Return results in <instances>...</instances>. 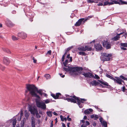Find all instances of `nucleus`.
I'll return each mask as SVG.
<instances>
[{"label":"nucleus","instance_id":"obj_6","mask_svg":"<svg viewBox=\"0 0 127 127\" xmlns=\"http://www.w3.org/2000/svg\"><path fill=\"white\" fill-rule=\"evenodd\" d=\"M28 109L32 115H34L35 113L38 111L36 107L29 105L28 106Z\"/></svg>","mask_w":127,"mask_h":127},{"label":"nucleus","instance_id":"obj_22","mask_svg":"<svg viewBox=\"0 0 127 127\" xmlns=\"http://www.w3.org/2000/svg\"><path fill=\"white\" fill-rule=\"evenodd\" d=\"M120 37L117 34V35L115 36L112 39L116 41L118 40L120 38Z\"/></svg>","mask_w":127,"mask_h":127},{"label":"nucleus","instance_id":"obj_40","mask_svg":"<svg viewBox=\"0 0 127 127\" xmlns=\"http://www.w3.org/2000/svg\"><path fill=\"white\" fill-rule=\"evenodd\" d=\"M120 77L124 80L127 81V78H125L123 76H120Z\"/></svg>","mask_w":127,"mask_h":127},{"label":"nucleus","instance_id":"obj_4","mask_svg":"<svg viewBox=\"0 0 127 127\" xmlns=\"http://www.w3.org/2000/svg\"><path fill=\"white\" fill-rule=\"evenodd\" d=\"M102 55L104 57H102L101 58V60L103 61L110 60V57L112 56L111 54H108L106 53H103L102 54Z\"/></svg>","mask_w":127,"mask_h":127},{"label":"nucleus","instance_id":"obj_31","mask_svg":"<svg viewBox=\"0 0 127 127\" xmlns=\"http://www.w3.org/2000/svg\"><path fill=\"white\" fill-rule=\"evenodd\" d=\"M50 100L48 99H47L46 100H43V101L45 103H49L50 102Z\"/></svg>","mask_w":127,"mask_h":127},{"label":"nucleus","instance_id":"obj_58","mask_svg":"<svg viewBox=\"0 0 127 127\" xmlns=\"http://www.w3.org/2000/svg\"><path fill=\"white\" fill-rule=\"evenodd\" d=\"M86 122V126L89 125L90 124V123L88 121H87Z\"/></svg>","mask_w":127,"mask_h":127},{"label":"nucleus","instance_id":"obj_23","mask_svg":"<svg viewBox=\"0 0 127 127\" xmlns=\"http://www.w3.org/2000/svg\"><path fill=\"white\" fill-rule=\"evenodd\" d=\"M99 82L101 84L106 86L108 85V84L106 82H103L100 80H99Z\"/></svg>","mask_w":127,"mask_h":127},{"label":"nucleus","instance_id":"obj_61","mask_svg":"<svg viewBox=\"0 0 127 127\" xmlns=\"http://www.w3.org/2000/svg\"><path fill=\"white\" fill-rule=\"evenodd\" d=\"M53 114L54 115H55L58 116V114L55 112H53Z\"/></svg>","mask_w":127,"mask_h":127},{"label":"nucleus","instance_id":"obj_49","mask_svg":"<svg viewBox=\"0 0 127 127\" xmlns=\"http://www.w3.org/2000/svg\"><path fill=\"white\" fill-rule=\"evenodd\" d=\"M35 123H32V127H35Z\"/></svg>","mask_w":127,"mask_h":127},{"label":"nucleus","instance_id":"obj_13","mask_svg":"<svg viewBox=\"0 0 127 127\" xmlns=\"http://www.w3.org/2000/svg\"><path fill=\"white\" fill-rule=\"evenodd\" d=\"M82 74L87 77H93L94 76L91 73L87 72L82 73Z\"/></svg>","mask_w":127,"mask_h":127},{"label":"nucleus","instance_id":"obj_62","mask_svg":"<svg viewBox=\"0 0 127 127\" xmlns=\"http://www.w3.org/2000/svg\"><path fill=\"white\" fill-rule=\"evenodd\" d=\"M81 127H86V126L84 124L82 125Z\"/></svg>","mask_w":127,"mask_h":127},{"label":"nucleus","instance_id":"obj_41","mask_svg":"<svg viewBox=\"0 0 127 127\" xmlns=\"http://www.w3.org/2000/svg\"><path fill=\"white\" fill-rule=\"evenodd\" d=\"M106 76L109 78L112 79H113H113H114V78H113V77H111V76L110 75H108V74H107L106 75Z\"/></svg>","mask_w":127,"mask_h":127},{"label":"nucleus","instance_id":"obj_18","mask_svg":"<svg viewBox=\"0 0 127 127\" xmlns=\"http://www.w3.org/2000/svg\"><path fill=\"white\" fill-rule=\"evenodd\" d=\"M65 67H63V69L64 70L66 71H69L70 72V67L71 66L66 65V66Z\"/></svg>","mask_w":127,"mask_h":127},{"label":"nucleus","instance_id":"obj_44","mask_svg":"<svg viewBox=\"0 0 127 127\" xmlns=\"http://www.w3.org/2000/svg\"><path fill=\"white\" fill-rule=\"evenodd\" d=\"M71 47H69L66 50V51H67V52L68 51H69L71 49Z\"/></svg>","mask_w":127,"mask_h":127},{"label":"nucleus","instance_id":"obj_43","mask_svg":"<svg viewBox=\"0 0 127 127\" xmlns=\"http://www.w3.org/2000/svg\"><path fill=\"white\" fill-rule=\"evenodd\" d=\"M88 3H92L94 2V1L91 0H87Z\"/></svg>","mask_w":127,"mask_h":127},{"label":"nucleus","instance_id":"obj_28","mask_svg":"<svg viewBox=\"0 0 127 127\" xmlns=\"http://www.w3.org/2000/svg\"><path fill=\"white\" fill-rule=\"evenodd\" d=\"M121 45L123 47H127V43H121Z\"/></svg>","mask_w":127,"mask_h":127},{"label":"nucleus","instance_id":"obj_16","mask_svg":"<svg viewBox=\"0 0 127 127\" xmlns=\"http://www.w3.org/2000/svg\"><path fill=\"white\" fill-rule=\"evenodd\" d=\"M93 110L92 109L90 108L87 109L84 111V113L86 114H90V112H92Z\"/></svg>","mask_w":127,"mask_h":127},{"label":"nucleus","instance_id":"obj_8","mask_svg":"<svg viewBox=\"0 0 127 127\" xmlns=\"http://www.w3.org/2000/svg\"><path fill=\"white\" fill-rule=\"evenodd\" d=\"M87 19L84 20V18L80 19L76 22L75 25L76 26H79L81 24H84L85 21H86Z\"/></svg>","mask_w":127,"mask_h":127},{"label":"nucleus","instance_id":"obj_50","mask_svg":"<svg viewBox=\"0 0 127 127\" xmlns=\"http://www.w3.org/2000/svg\"><path fill=\"white\" fill-rule=\"evenodd\" d=\"M64 57L65 56H64V55H63L61 59V60L62 61H64Z\"/></svg>","mask_w":127,"mask_h":127},{"label":"nucleus","instance_id":"obj_54","mask_svg":"<svg viewBox=\"0 0 127 127\" xmlns=\"http://www.w3.org/2000/svg\"><path fill=\"white\" fill-rule=\"evenodd\" d=\"M33 62H34V63H36V60L34 58V57H33Z\"/></svg>","mask_w":127,"mask_h":127},{"label":"nucleus","instance_id":"obj_29","mask_svg":"<svg viewBox=\"0 0 127 127\" xmlns=\"http://www.w3.org/2000/svg\"><path fill=\"white\" fill-rule=\"evenodd\" d=\"M31 120H32V123H35L34 118L33 116H32Z\"/></svg>","mask_w":127,"mask_h":127},{"label":"nucleus","instance_id":"obj_37","mask_svg":"<svg viewBox=\"0 0 127 127\" xmlns=\"http://www.w3.org/2000/svg\"><path fill=\"white\" fill-rule=\"evenodd\" d=\"M51 50H50L48 51L47 53L46 54V55L47 56L48 55H51Z\"/></svg>","mask_w":127,"mask_h":127},{"label":"nucleus","instance_id":"obj_57","mask_svg":"<svg viewBox=\"0 0 127 127\" xmlns=\"http://www.w3.org/2000/svg\"><path fill=\"white\" fill-rule=\"evenodd\" d=\"M94 116H95V115H91L90 116V117L91 118H94Z\"/></svg>","mask_w":127,"mask_h":127},{"label":"nucleus","instance_id":"obj_1","mask_svg":"<svg viewBox=\"0 0 127 127\" xmlns=\"http://www.w3.org/2000/svg\"><path fill=\"white\" fill-rule=\"evenodd\" d=\"M27 88L29 91L30 93L33 96L39 98V96L37 94L36 92L41 95H42V90H38L37 88L34 85H27Z\"/></svg>","mask_w":127,"mask_h":127},{"label":"nucleus","instance_id":"obj_47","mask_svg":"<svg viewBox=\"0 0 127 127\" xmlns=\"http://www.w3.org/2000/svg\"><path fill=\"white\" fill-rule=\"evenodd\" d=\"M60 117L61 118V121H64V119H63L64 118H63V116L62 115H61L60 116Z\"/></svg>","mask_w":127,"mask_h":127},{"label":"nucleus","instance_id":"obj_15","mask_svg":"<svg viewBox=\"0 0 127 127\" xmlns=\"http://www.w3.org/2000/svg\"><path fill=\"white\" fill-rule=\"evenodd\" d=\"M30 113L27 111L25 110V116L27 120L28 119L29 116L30 115Z\"/></svg>","mask_w":127,"mask_h":127},{"label":"nucleus","instance_id":"obj_19","mask_svg":"<svg viewBox=\"0 0 127 127\" xmlns=\"http://www.w3.org/2000/svg\"><path fill=\"white\" fill-rule=\"evenodd\" d=\"M91 84L93 86H96L99 84L98 82H96L95 80H94L92 81L91 82Z\"/></svg>","mask_w":127,"mask_h":127},{"label":"nucleus","instance_id":"obj_59","mask_svg":"<svg viewBox=\"0 0 127 127\" xmlns=\"http://www.w3.org/2000/svg\"><path fill=\"white\" fill-rule=\"evenodd\" d=\"M96 123H93V125L94 126V127H95V126H96Z\"/></svg>","mask_w":127,"mask_h":127},{"label":"nucleus","instance_id":"obj_2","mask_svg":"<svg viewBox=\"0 0 127 127\" xmlns=\"http://www.w3.org/2000/svg\"><path fill=\"white\" fill-rule=\"evenodd\" d=\"M70 97L73 98L74 99L70 98H66V99L68 101H71V102H74L75 103L76 102V100L77 101L78 105H79V106L80 108H82V107H80V102L83 103L84 101L86 100L84 99H79L77 97L75 96H70Z\"/></svg>","mask_w":127,"mask_h":127},{"label":"nucleus","instance_id":"obj_53","mask_svg":"<svg viewBox=\"0 0 127 127\" xmlns=\"http://www.w3.org/2000/svg\"><path fill=\"white\" fill-rule=\"evenodd\" d=\"M67 119L68 121H70L71 120V118H69V116H68L67 117Z\"/></svg>","mask_w":127,"mask_h":127},{"label":"nucleus","instance_id":"obj_9","mask_svg":"<svg viewBox=\"0 0 127 127\" xmlns=\"http://www.w3.org/2000/svg\"><path fill=\"white\" fill-rule=\"evenodd\" d=\"M115 78L116 79L114 78L113 80L114 82L119 84H122V82L123 81L122 80H121L120 78L118 77H116Z\"/></svg>","mask_w":127,"mask_h":127},{"label":"nucleus","instance_id":"obj_30","mask_svg":"<svg viewBox=\"0 0 127 127\" xmlns=\"http://www.w3.org/2000/svg\"><path fill=\"white\" fill-rule=\"evenodd\" d=\"M68 63V60H66L65 62H63V64L65 66H66V65H67Z\"/></svg>","mask_w":127,"mask_h":127},{"label":"nucleus","instance_id":"obj_33","mask_svg":"<svg viewBox=\"0 0 127 127\" xmlns=\"http://www.w3.org/2000/svg\"><path fill=\"white\" fill-rule=\"evenodd\" d=\"M36 115V116L37 118H40L41 117V116L39 115L38 113V111L35 114Z\"/></svg>","mask_w":127,"mask_h":127},{"label":"nucleus","instance_id":"obj_52","mask_svg":"<svg viewBox=\"0 0 127 127\" xmlns=\"http://www.w3.org/2000/svg\"><path fill=\"white\" fill-rule=\"evenodd\" d=\"M53 121H52L51 123V125L50 126V127H53Z\"/></svg>","mask_w":127,"mask_h":127},{"label":"nucleus","instance_id":"obj_60","mask_svg":"<svg viewBox=\"0 0 127 127\" xmlns=\"http://www.w3.org/2000/svg\"><path fill=\"white\" fill-rule=\"evenodd\" d=\"M62 127H66L64 123H62Z\"/></svg>","mask_w":127,"mask_h":127},{"label":"nucleus","instance_id":"obj_27","mask_svg":"<svg viewBox=\"0 0 127 127\" xmlns=\"http://www.w3.org/2000/svg\"><path fill=\"white\" fill-rule=\"evenodd\" d=\"M44 76L47 79H49L51 78L50 75L48 74L45 75Z\"/></svg>","mask_w":127,"mask_h":127},{"label":"nucleus","instance_id":"obj_42","mask_svg":"<svg viewBox=\"0 0 127 127\" xmlns=\"http://www.w3.org/2000/svg\"><path fill=\"white\" fill-rule=\"evenodd\" d=\"M98 116L97 115H95V116H94V119L95 120H96L98 118Z\"/></svg>","mask_w":127,"mask_h":127},{"label":"nucleus","instance_id":"obj_39","mask_svg":"<svg viewBox=\"0 0 127 127\" xmlns=\"http://www.w3.org/2000/svg\"><path fill=\"white\" fill-rule=\"evenodd\" d=\"M5 67L2 66L0 64V69L2 71H3Z\"/></svg>","mask_w":127,"mask_h":127},{"label":"nucleus","instance_id":"obj_5","mask_svg":"<svg viewBox=\"0 0 127 127\" xmlns=\"http://www.w3.org/2000/svg\"><path fill=\"white\" fill-rule=\"evenodd\" d=\"M36 103L37 107L41 108L43 110H45L46 109V105L43 101H36Z\"/></svg>","mask_w":127,"mask_h":127},{"label":"nucleus","instance_id":"obj_12","mask_svg":"<svg viewBox=\"0 0 127 127\" xmlns=\"http://www.w3.org/2000/svg\"><path fill=\"white\" fill-rule=\"evenodd\" d=\"M99 120L103 126H104V127H107V124L106 122L104 121L102 118H100L99 119Z\"/></svg>","mask_w":127,"mask_h":127},{"label":"nucleus","instance_id":"obj_35","mask_svg":"<svg viewBox=\"0 0 127 127\" xmlns=\"http://www.w3.org/2000/svg\"><path fill=\"white\" fill-rule=\"evenodd\" d=\"M25 118H24L23 121H21V125H22L23 126H24V124L25 122Z\"/></svg>","mask_w":127,"mask_h":127},{"label":"nucleus","instance_id":"obj_11","mask_svg":"<svg viewBox=\"0 0 127 127\" xmlns=\"http://www.w3.org/2000/svg\"><path fill=\"white\" fill-rule=\"evenodd\" d=\"M3 63L6 65H8L10 63L9 59L6 57H4L3 61Z\"/></svg>","mask_w":127,"mask_h":127},{"label":"nucleus","instance_id":"obj_17","mask_svg":"<svg viewBox=\"0 0 127 127\" xmlns=\"http://www.w3.org/2000/svg\"><path fill=\"white\" fill-rule=\"evenodd\" d=\"M117 1L119 2V3L118 4H127V1H124L122 0H118Z\"/></svg>","mask_w":127,"mask_h":127},{"label":"nucleus","instance_id":"obj_45","mask_svg":"<svg viewBox=\"0 0 127 127\" xmlns=\"http://www.w3.org/2000/svg\"><path fill=\"white\" fill-rule=\"evenodd\" d=\"M95 78L98 79L99 78V77L97 75H95V77H94Z\"/></svg>","mask_w":127,"mask_h":127},{"label":"nucleus","instance_id":"obj_34","mask_svg":"<svg viewBox=\"0 0 127 127\" xmlns=\"http://www.w3.org/2000/svg\"><path fill=\"white\" fill-rule=\"evenodd\" d=\"M12 38L13 40H16L18 39V38L16 37V36H12Z\"/></svg>","mask_w":127,"mask_h":127},{"label":"nucleus","instance_id":"obj_36","mask_svg":"<svg viewBox=\"0 0 127 127\" xmlns=\"http://www.w3.org/2000/svg\"><path fill=\"white\" fill-rule=\"evenodd\" d=\"M51 112H52L51 111H49L47 112V115L50 117H51L52 116Z\"/></svg>","mask_w":127,"mask_h":127},{"label":"nucleus","instance_id":"obj_7","mask_svg":"<svg viewBox=\"0 0 127 127\" xmlns=\"http://www.w3.org/2000/svg\"><path fill=\"white\" fill-rule=\"evenodd\" d=\"M119 2L115 0H111L110 2H109L108 1H106L104 2L103 5V6L106 5L108 4L109 5H112L114 4H119Z\"/></svg>","mask_w":127,"mask_h":127},{"label":"nucleus","instance_id":"obj_20","mask_svg":"<svg viewBox=\"0 0 127 127\" xmlns=\"http://www.w3.org/2000/svg\"><path fill=\"white\" fill-rule=\"evenodd\" d=\"M61 94L60 93H58L56 94V95H52V96L55 99L58 98L59 96Z\"/></svg>","mask_w":127,"mask_h":127},{"label":"nucleus","instance_id":"obj_3","mask_svg":"<svg viewBox=\"0 0 127 127\" xmlns=\"http://www.w3.org/2000/svg\"><path fill=\"white\" fill-rule=\"evenodd\" d=\"M82 70L83 68L82 67H71L69 73L71 75L75 74L77 75L78 74V71Z\"/></svg>","mask_w":127,"mask_h":127},{"label":"nucleus","instance_id":"obj_63","mask_svg":"<svg viewBox=\"0 0 127 127\" xmlns=\"http://www.w3.org/2000/svg\"><path fill=\"white\" fill-rule=\"evenodd\" d=\"M70 58V61L71 62L72 61V57H70V58Z\"/></svg>","mask_w":127,"mask_h":127},{"label":"nucleus","instance_id":"obj_21","mask_svg":"<svg viewBox=\"0 0 127 127\" xmlns=\"http://www.w3.org/2000/svg\"><path fill=\"white\" fill-rule=\"evenodd\" d=\"M78 49L80 51H86L85 46V47H81L78 48Z\"/></svg>","mask_w":127,"mask_h":127},{"label":"nucleus","instance_id":"obj_56","mask_svg":"<svg viewBox=\"0 0 127 127\" xmlns=\"http://www.w3.org/2000/svg\"><path fill=\"white\" fill-rule=\"evenodd\" d=\"M121 49L123 50H127V49L126 48L123 47H121Z\"/></svg>","mask_w":127,"mask_h":127},{"label":"nucleus","instance_id":"obj_38","mask_svg":"<svg viewBox=\"0 0 127 127\" xmlns=\"http://www.w3.org/2000/svg\"><path fill=\"white\" fill-rule=\"evenodd\" d=\"M79 54L82 55H85V53L84 52H79Z\"/></svg>","mask_w":127,"mask_h":127},{"label":"nucleus","instance_id":"obj_26","mask_svg":"<svg viewBox=\"0 0 127 127\" xmlns=\"http://www.w3.org/2000/svg\"><path fill=\"white\" fill-rule=\"evenodd\" d=\"M16 123V119H14L13 120V125L14 127L15 126Z\"/></svg>","mask_w":127,"mask_h":127},{"label":"nucleus","instance_id":"obj_64","mask_svg":"<svg viewBox=\"0 0 127 127\" xmlns=\"http://www.w3.org/2000/svg\"><path fill=\"white\" fill-rule=\"evenodd\" d=\"M70 54H68L67 56V58H70Z\"/></svg>","mask_w":127,"mask_h":127},{"label":"nucleus","instance_id":"obj_51","mask_svg":"<svg viewBox=\"0 0 127 127\" xmlns=\"http://www.w3.org/2000/svg\"><path fill=\"white\" fill-rule=\"evenodd\" d=\"M126 90L125 87H122V90L124 92Z\"/></svg>","mask_w":127,"mask_h":127},{"label":"nucleus","instance_id":"obj_25","mask_svg":"<svg viewBox=\"0 0 127 127\" xmlns=\"http://www.w3.org/2000/svg\"><path fill=\"white\" fill-rule=\"evenodd\" d=\"M2 49L4 51L7 52L8 53H10L11 52L8 49L6 48H3Z\"/></svg>","mask_w":127,"mask_h":127},{"label":"nucleus","instance_id":"obj_48","mask_svg":"<svg viewBox=\"0 0 127 127\" xmlns=\"http://www.w3.org/2000/svg\"><path fill=\"white\" fill-rule=\"evenodd\" d=\"M20 117H22L23 115V113L22 111H21L20 112Z\"/></svg>","mask_w":127,"mask_h":127},{"label":"nucleus","instance_id":"obj_55","mask_svg":"<svg viewBox=\"0 0 127 127\" xmlns=\"http://www.w3.org/2000/svg\"><path fill=\"white\" fill-rule=\"evenodd\" d=\"M99 1V0H95L94 1V2L96 3H98V1Z\"/></svg>","mask_w":127,"mask_h":127},{"label":"nucleus","instance_id":"obj_46","mask_svg":"<svg viewBox=\"0 0 127 127\" xmlns=\"http://www.w3.org/2000/svg\"><path fill=\"white\" fill-rule=\"evenodd\" d=\"M98 6H102L103 5V3H102L99 2L98 4H97Z\"/></svg>","mask_w":127,"mask_h":127},{"label":"nucleus","instance_id":"obj_32","mask_svg":"<svg viewBox=\"0 0 127 127\" xmlns=\"http://www.w3.org/2000/svg\"><path fill=\"white\" fill-rule=\"evenodd\" d=\"M124 34V36L126 38V35H127V33L126 32H122V33H120V34H118V35L119 36V35H121V34Z\"/></svg>","mask_w":127,"mask_h":127},{"label":"nucleus","instance_id":"obj_10","mask_svg":"<svg viewBox=\"0 0 127 127\" xmlns=\"http://www.w3.org/2000/svg\"><path fill=\"white\" fill-rule=\"evenodd\" d=\"M103 46L107 49H109L111 48V44L110 43L107 41H104L103 43Z\"/></svg>","mask_w":127,"mask_h":127},{"label":"nucleus","instance_id":"obj_24","mask_svg":"<svg viewBox=\"0 0 127 127\" xmlns=\"http://www.w3.org/2000/svg\"><path fill=\"white\" fill-rule=\"evenodd\" d=\"M86 51H91L92 50V48L91 47H90L89 46H85Z\"/></svg>","mask_w":127,"mask_h":127},{"label":"nucleus","instance_id":"obj_14","mask_svg":"<svg viewBox=\"0 0 127 127\" xmlns=\"http://www.w3.org/2000/svg\"><path fill=\"white\" fill-rule=\"evenodd\" d=\"M95 47L97 51L101 50L102 48L101 45L99 44H95Z\"/></svg>","mask_w":127,"mask_h":127}]
</instances>
